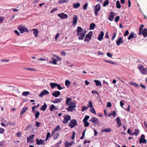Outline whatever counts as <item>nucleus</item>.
I'll use <instances>...</instances> for the list:
<instances>
[{"mask_svg":"<svg viewBox=\"0 0 147 147\" xmlns=\"http://www.w3.org/2000/svg\"><path fill=\"white\" fill-rule=\"evenodd\" d=\"M101 8L100 5L99 4L97 5L95 7L94 10V13L96 16L98 15V13L100 10Z\"/></svg>","mask_w":147,"mask_h":147,"instance_id":"7","label":"nucleus"},{"mask_svg":"<svg viewBox=\"0 0 147 147\" xmlns=\"http://www.w3.org/2000/svg\"><path fill=\"white\" fill-rule=\"evenodd\" d=\"M109 4V0H106L103 3V6L105 7Z\"/></svg>","mask_w":147,"mask_h":147,"instance_id":"44","label":"nucleus"},{"mask_svg":"<svg viewBox=\"0 0 147 147\" xmlns=\"http://www.w3.org/2000/svg\"><path fill=\"white\" fill-rule=\"evenodd\" d=\"M28 109V107L23 108L21 110L20 115H21L23 114Z\"/></svg>","mask_w":147,"mask_h":147,"instance_id":"27","label":"nucleus"},{"mask_svg":"<svg viewBox=\"0 0 147 147\" xmlns=\"http://www.w3.org/2000/svg\"><path fill=\"white\" fill-rule=\"evenodd\" d=\"M95 24L94 23H92L90 25V30H93L95 28Z\"/></svg>","mask_w":147,"mask_h":147,"instance_id":"30","label":"nucleus"},{"mask_svg":"<svg viewBox=\"0 0 147 147\" xmlns=\"http://www.w3.org/2000/svg\"><path fill=\"white\" fill-rule=\"evenodd\" d=\"M4 20V17H0V24L3 23Z\"/></svg>","mask_w":147,"mask_h":147,"instance_id":"54","label":"nucleus"},{"mask_svg":"<svg viewBox=\"0 0 147 147\" xmlns=\"http://www.w3.org/2000/svg\"><path fill=\"white\" fill-rule=\"evenodd\" d=\"M58 16L62 19H66L68 17V15L63 13L58 14Z\"/></svg>","mask_w":147,"mask_h":147,"instance_id":"9","label":"nucleus"},{"mask_svg":"<svg viewBox=\"0 0 147 147\" xmlns=\"http://www.w3.org/2000/svg\"><path fill=\"white\" fill-rule=\"evenodd\" d=\"M145 138V136L144 134H142L141 135V138H140L139 140V143H141L142 142L141 141L142 139H145L144 138Z\"/></svg>","mask_w":147,"mask_h":147,"instance_id":"49","label":"nucleus"},{"mask_svg":"<svg viewBox=\"0 0 147 147\" xmlns=\"http://www.w3.org/2000/svg\"><path fill=\"white\" fill-rule=\"evenodd\" d=\"M63 100L62 98H57L55 99V100L52 101L51 102L54 103H57L61 102Z\"/></svg>","mask_w":147,"mask_h":147,"instance_id":"21","label":"nucleus"},{"mask_svg":"<svg viewBox=\"0 0 147 147\" xmlns=\"http://www.w3.org/2000/svg\"><path fill=\"white\" fill-rule=\"evenodd\" d=\"M56 86L59 90H61L63 88L59 84H57Z\"/></svg>","mask_w":147,"mask_h":147,"instance_id":"50","label":"nucleus"},{"mask_svg":"<svg viewBox=\"0 0 147 147\" xmlns=\"http://www.w3.org/2000/svg\"><path fill=\"white\" fill-rule=\"evenodd\" d=\"M40 106V105L38 104L36 106L35 105L33 106L32 108V110L33 113H35L36 111L34 110L36 108H36L38 107L39 106Z\"/></svg>","mask_w":147,"mask_h":147,"instance_id":"32","label":"nucleus"},{"mask_svg":"<svg viewBox=\"0 0 147 147\" xmlns=\"http://www.w3.org/2000/svg\"><path fill=\"white\" fill-rule=\"evenodd\" d=\"M89 105L88 106V107H89L91 108L93 107L92 102L91 101H90L89 102Z\"/></svg>","mask_w":147,"mask_h":147,"instance_id":"47","label":"nucleus"},{"mask_svg":"<svg viewBox=\"0 0 147 147\" xmlns=\"http://www.w3.org/2000/svg\"><path fill=\"white\" fill-rule=\"evenodd\" d=\"M94 82H95L96 84V85L97 86H100L102 87V84L101 82L98 80H94Z\"/></svg>","mask_w":147,"mask_h":147,"instance_id":"25","label":"nucleus"},{"mask_svg":"<svg viewBox=\"0 0 147 147\" xmlns=\"http://www.w3.org/2000/svg\"><path fill=\"white\" fill-rule=\"evenodd\" d=\"M18 29L20 33L22 34L24 32L28 33L29 32V30L26 27L23 25H20L18 27Z\"/></svg>","mask_w":147,"mask_h":147,"instance_id":"3","label":"nucleus"},{"mask_svg":"<svg viewBox=\"0 0 147 147\" xmlns=\"http://www.w3.org/2000/svg\"><path fill=\"white\" fill-rule=\"evenodd\" d=\"M57 84L54 83H51L50 84V86L51 87L52 89H53L55 87L57 86Z\"/></svg>","mask_w":147,"mask_h":147,"instance_id":"36","label":"nucleus"},{"mask_svg":"<svg viewBox=\"0 0 147 147\" xmlns=\"http://www.w3.org/2000/svg\"><path fill=\"white\" fill-rule=\"evenodd\" d=\"M144 27V25L143 24L141 25L140 27L139 28V35L142 34V32L143 31L142 29Z\"/></svg>","mask_w":147,"mask_h":147,"instance_id":"29","label":"nucleus"},{"mask_svg":"<svg viewBox=\"0 0 147 147\" xmlns=\"http://www.w3.org/2000/svg\"><path fill=\"white\" fill-rule=\"evenodd\" d=\"M24 69L30 71H35V69L34 68H24Z\"/></svg>","mask_w":147,"mask_h":147,"instance_id":"53","label":"nucleus"},{"mask_svg":"<svg viewBox=\"0 0 147 147\" xmlns=\"http://www.w3.org/2000/svg\"><path fill=\"white\" fill-rule=\"evenodd\" d=\"M114 16L115 14L112 11L111 12L109 13V20L111 21H113Z\"/></svg>","mask_w":147,"mask_h":147,"instance_id":"15","label":"nucleus"},{"mask_svg":"<svg viewBox=\"0 0 147 147\" xmlns=\"http://www.w3.org/2000/svg\"><path fill=\"white\" fill-rule=\"evenodd\" d=\"M49 92L47 90H44L42 91L39 95V96L41 97H42L44 95L48 94Z\"/></svg>","mask_w":147,"mask_h":147,"instance_id":"11","label":"nucleus"},{"mask_svg":"<svg viewBox=\"0 0 147 147\" xmlns=\"http://www.w3.org/2000/svg\"><path fill=\"white\" fill-rule=\"evenodd\" d=\"M73 6L74 8L77 9L80 6V4L79 3H77L74 4Z\"/></svg>","mask_w":147,"mask_h":147,"instance_id":"34","label":"nucleus"},{"mask_svg":"<svg viewBox=\"0 0 147 147\" xmlns=\"http://www.w3.org/2000/svg\"><path fill=\"white\" fill-rule=\"evenodd\" d=\"M32 30L33 31V34L36 37L38 36V31L37 29H33Z\"/></svg>","mask_w":147,"mask_h":147,"instance_id":"22","label":"nucleus"},{"mask_svg":"<svg viewBox=\"0 0 147 147\" xmlns=\"http://www.w3.org/2000/svg\"><path fill=\"white\" fill-rule=\"evenodd\" d=\"M111 131V129L110 128H105L104 129H103L102 132H110Z\"/></svg>","mask_w":147,"mask_h":147,"instance_id":"38","label":"nucleus"},{"mask_svg":"<svg viewBox=\"0 0 147 147\" xmlns=\"http://www.w3.org/2000/svg\"><path fill=\"white\" fill-rule=\"evenodd\" d=\"M130 84L131 85L134 86L137 88H138L139 87V85L137 83L133 82H131Z\"/></svg>","mask_w":147,"mask_h":147,"instance_id":"35","label":"nucleus"},{"mask_svg":"<svg viewBox=\"0 0 147 147\" xmlns=\"http://www.w3.org/2000/svg\"><path fill=\"white\" fill-rule=\"evenodd\" d=\"M89 121H91L92 123H93L94 125H95V124H96L99 121L97 118L93 117L91 119L89 120Z\"/></svg>","mask_w":147,"mask_h":147,"instance_id":"10","label":"nucleus"},{"mask_svg":"<svg viewBox=\"0 0 147 147\" xmlns=\"http://www.w3.org/2000/svg\"><path fill=\"white\" fill-rule=\"evenodd\" d=\"M88 5V4L87 3H86L83 6V8L84 10L87 9Z\"/></svg>","mask_w":147,"mask_h":147,"instance_id":"52","label":"nucleus"},{"mask_svg":"<svg viewBox=\"0 0 147 147\" xmlns=\"http://www.w3.org/2000/svg\"><path fill=\"white\" fill-rule=\"evenodd\" d=\"M124 41L123 40L122 38L121 37L119 38V39H117L116 41V44L117 45L119 46L121 44H122Z\"/></svg>","mask_w":147,"mask_h":147,"instance_id":"16","label":"nucleus"},{"mask_svg":"<svg viewBox=\"0 0 147 147\" xmlns=\"http://www.w3.org/2000/svg\"><path fill=\"white\" fill-rule=\"evenodd\" d=\"M92 34V31H90L86 36L84 41L85 42H88L91 39V36Z\"/></svg>","mask_w":147,"mask_h":147,"instance_id":"4","label":"nucleus"},{"mask_svg":"<svg viewBox=\"0 0 147 147\" xmlns=\"http://www.w3.org/2000/svg\"><path fill=\"white\" fill-rule=\"evenodd\" d=\"M61 92L59 91H55L52 94V95L55 97L59 96Z\"/></svg>","mask_w":147,"mask_h":147,"instance_id":"13","label":"nucleus"},{"mask_svg":"<svg viewBox=\"0 0 147 147\" xmlns=\"http://www.w3.org/2000/svg\"><path fill=\"white\" fill-rule=\"evenodd\" d=\"M73 144V143L71 142L69 143L68 141L66 142L65 143V146H67V147H69L71 146Z\"/></svg>","mask_w":147,"mask_h":147,"instance_id":"31","label":"nucleus"},{"mask_svg":"<svg viewBox=\"0 0 147 147\" xmlns=\"http://www.w3.org/2000/svg\"><path fill=\"white\" fill-rule=\"evenodd\" d=\"M34 134L31 135V136L28 137L27 138V142H31L32 139H33L34 137Z\"/></svg>","mask_w":147,"mask_h":147,"instance_id":"26","label":"nucleus"},{"mask_svg":"<svg viewBox=\"0 0 147 147\" xmlns=\"http://www.w3.org/2000/svg\"><path fill=\"white\" fill-rule=\"evenodd\" d=\"M60 126L59 125L57 126L54 129L53 131L52 134L53 135L54 133L55 132L57 131H60Z\"/></svg>","mask_w":147,"mask_h":147,"instance_id":"17","label":"nucleus"},{"mask_svg":"<svg viewBox=\"0 0 147 147\" xmlns=\"http://www.w3.org/2000/svg\"><path fill=\"white\" fill-rule=\"evenodd\" d=\"M72 99L71 98L67 97V98L66 100V104L68 106L71 105V102Z\"/></svg>","mask_w":147,"mask_h":147,"instance_id":"18","label":"nucleus"},{"mask_svg":"<svg viewBox=\"0 0 147 147\" xmlns=\"http://www.w3.org/2000/svg\"><path fill=\"white\" fill-rule=\"evenodd\" d=\"M78 17L77 16H74L72 22L73 25H75L76 24L78 21Z\"/></svg>","mask_w":147,"mask_h":147,"instance_id":"20","label":"nucleus"},{"mask_svg":"<svg viewBox=\"0 0 147 147\" xmlns=\"http://www.w3.org/2000/svg\"><path fill=\"white\" fill-rule=\"evenodd\" d=\"M52 59L53 60V61L52 62L50 61V63L53 64H57V60L54 58H53Z\"/></svg>","mask_w":147,"mask_h":147,"instance_id":"43","label":"nucleus"},{"mask_svg":"<svg viewBox=\"0 0 147 147\" xmlns=\"http://www.w3.org/2000/svg\"><path fill=\"white\" fill-rule=\"evenodd\" d=\"M116 6L119 9L121 7V5L119 1L117 0L116 1Z\"/></svg>","mask_w":147,"mask_h":147,"instance_id":"41","label":"nucleus"},{"mask_svg":"<svg viewBox=\"0 0 147 147\" xmlns=\"http://www.w3.org/2000/svg\"><path fill=\"white\" fill-rule=\"evenodd\" d=\"M29 94L30 92H24L23 93L22 95L24 96H26Z\"/></svg>","mask_w":147,"mask_h":147,"instance_id":"48","label":"nucleus"},{"mask_svg":"<svg viewBox=\"0 0 147 147\" xmlns=\"http://www.w3.org/2000/svg\"><path fill=\"white\" fill-rule=\"evenodd\" d=\"M111 115L114 117L116 116V113L115 111H113L112 113H111Z\"/></svg>","mask_w":147,"mask_h":147,"instance_id":"60","label":"nucleus"},{"mask_svg":"<svg viewBox=\"0 0 147 147\" xmlns=\"http://www.w3.org/2000/svg\"><path fill=\"white\" fill-rule=\"evenodd\" d=\"M129 34V32L128 30H126L125 31V32L124 35V36H127Z\"/></svg>","mask_w":147,"mask_h":147,"instance_id":"64","label":"nucleus"},{"mask_svg":"<svg viewBox=\"0 0 147 147\" xmlns=\"http://www.w3.org/2000/svg\"><path fill=\"white\" fill-rule=\"evenodd\" d=\"M142 34L143 35L144 37L147 36V29L146 28L144 29L143 31L142 32Z\"/></svg>","mask_w":147,"mask_h":147,"instance_id":"23","label":"nucleus"},{"mask_svg":"<svg viewBox=\"0 0 147 147\" xmlns=\"http://www.w3.org/2000/svg\"><path fill=\"white\" fill-rule=\"evenodd\" d=\"M69 1V0H59V3H67Z\"/></svg>","mask_w":147,"mask_h":147,"instance_id":"39","label":"nucleus"},{"mask_svg":"<svg viewBox=\"0 0 147 147\" xmlns=\"http://www.w3.org/2000/svg\"><path fill=\"white\" fill-rule=\"evenodd\" d=\"M36 144L38 145H44L45 144V140L40 139V140L38 138L36 140Z\"/></svg>","mask_w":147,"mask_h":147,"instance_id":"12","label":"nucleus"},{"mask_svg":"<svg viewBox=\"0 0 147 147\" xmlns=\"http://www.w3.org/2000/svg\"><path fill=\"white\" fill-rule=\"evenodd\" d=\"M77 125V121L75 119L72 120L69 123V125L70 127L73 128L76 126Z\"/></svg>","mask_w":147,"mask_h":147,"instance_id":"5","label":"nucleus"},{"mask_svg":"<svg viewBox=\"0 0 147 147\" xmlns=\"http://www.w3.org/2000/svg\"><path fill=\"white\" fill-rule=\"evenodd\" d=\"M141 141L142 142L141 143H146L147 142V140L145 139H142Z\"/></svg>","mask_w":147,"mask_h":147,"instance_id":"61","label":"nucleus"},{"mask_svg":"<svg viewBox=\"0 0 147 147\" xmlns=\"http://www.w3.org/2000/svg\"><path fill=\"white\" fill-rule=\"evenodd\" d=\"M83 122L84 123L85 127H87L89 125V123L87 121H84Z\"/></svg>","mask_w":147,"mask_h":147,"instance_id":"56","label":"nucleus"},{"mask_svg":"<svg viewBox=\"0 0 147 147\" xmlns=\"http://www.w3.org/2000/svg\"><path fill=\"white\" fill-rule=\"evenodd\" d=\"M55 109V110H56L57 109H55V107L54 105H52L49 109V110L51 111H53Z\"/></svg>","mask_w":147,"mask_h":147,"instance_id":"37","label":"nucleus"},{"mask_svg":"<svg viewBox=\"0 0 147 147\" xmlns=\"http://www.w3.org/2000/svg\"><path fill=\"white\" fill-rule=\"evenodd\" d=\"M116 121L117 122V125L119 127H120L121 126L122 123L119 117H118L116 119Z\"/></svg>","mask_w":147,"mask_h":147,"instance_id":"19","label":"nucleus"},{"mask_svg":"<svg viewBox=\"0 0 147 147\" xmlns=\"http://www.w3.org/2000/svg\"><path fill=\"white\" fill-rule=\"evenodd\" d=\"M90 111L94 114H96V111L93 107L90 109Z\"/></svg>","mask_w":147,"mask_h":147,"instance_id":"46","label":"nucleus"},{"mask_svg":"<svg viewBox=\"0 0 147 147\" xmlns=\"http://www.w3.org/2000/svg\"><path fill=\"white\" fill-rule=\"evenodd\" d=\"M32 126V125H28L26 127V130H28L30 128V127H31Z\"/></svg>","mask_w":147,"mask_h":147,"instance_id":"62","label":"nucleus"},{"mask_svg":"<svg viewBox=\"0 0 147 147\" xmlns=\"http://www.w3.org/2000/svg\"><path fill=\"white\" fill-rule=\"evenodd\" d=\"M50 133L49 132H48L47 134L46 138L45 140H48V138L50 137Z\"/></svg>","mask_w":147,"mask_h":147,"instance_id":"51","label":"nucleus"},{"mask_svg":"<svg viewBox=\"0 0 147 147\" xmlns=\"http://www.w3.org/2000/svg\"><path fill=\"white\" fill-rule=\"evenodd\" d=\"M76 134V132L75 131H74L72 133V135L71 137V138L72 140H74V139L75 138V135Z\"/></svg>","mask_w":147,"mask_h":147,"instance_id":"55","label":"nucleus"},{"mask_svg":"<svg viewBox=\"0 0 147 147\" xmlns=\"http://www.w3.org/2000/svg\"><path fill=\"white\" fill-rule=\"evenodd\" d=\"M104 36V32L102 31H101L100 34H99L98 36V39L99 41H101L103 38V37Z\"/></svg>","mask_w":147,"mask_h":147,"instance_id":"14","label":"nucleus"},{"mask_svg":"<svg viewBox=\"0 0 147 147\" xmlns=\"http://www.w3.org/2000/svg\"><path fill=\"white\" fill-rule=\"evenodd\" d=\"M135 34L133 32H131L129 36L128 37V39L130 40L134 37Z\"/></svg>","mask_w":147,"mask_h":147,"instance_id":"28","label":"nucleus"},{"mask_svg":"<svg viewBox=\"0 0 147 147\" xmlns=\"http://www.w3.org/2000/svg\"><path fill=\"white\" fill-rule=\"evenodd\" d=\"M59 134L58 132H57L55 134L53 137V139L54 140H56L59 137Z\"/></svg>","mask_w":147,"mask_h":147,"instance_id":"33","label":"nucleus"},{"mask_svg":"<svg viewBox=\"0 0 147 147\" xmlns=\"http://www.w3.org/2000/svg\"><path fill=\"white\" fill-rule=\"evenodd\" d=\"M41 123L40 122L36 121V125L37 127H38L40 126Z\"/></svg>","mask_w":147,"mask_h":147,"instance_id":"58","label":"nucleus"},{"mask_svg":"<svg viewBox=\"0 0 147 147\" xmlns=\"http://www.w3.org/2000/svg\"><path fill=\"white\" fill-rule=\"evenodd\" d=\"M88 107H86L84 106V107H83L82 109V111L83 112L85 111L86 110L88 109Z\"/></svg>","mask_w":147,"mask_h":147,"instance_id":"59","label":"nucleus"},{"mask_svg":"<svg viewBox=\"0 0 147 147\" xmlns=\"http://www.w3.org/2000/svg\"><path fill=\"white\" fill-rule=\"evenodd\" d=\"M68 107L66 109V110L68 112H72L74 110H76V104L73 102H71V105L68 106Z\"/></svg>","mask_w":147,"mask_h":147,"instance_id":"2","label":"nucleus"},{"mask_svg":"<svg viewBox=\"0 0 147 147\" xmlns=\"http://www.w3.org/2000/svg\"><path fill=\"white\" fill-rule=\"evenodd\" d=\"M138 68L142 74H146V69H145L143 67L142 65H139Z\"/></svg>","mask_w":147,"mask_h":147,"instance_id":"8","label":"nucleus"},{"mask_svg":"<svg viewBox=\"0 0 147 147\" xmlns=\"http://www.w3.org/2000/svg\"><path fill=\"white\" fill-rule=\"evenodd\" d=\"M64 119L63 121V123L65 124L67 123L68 121L70 120L71 119L70 116L69 115H66L63 117Z\"/></svg>","mask_w":147,"mask_h":147,"instance_id":"6","label":"nucleus"},{"mask_svg":"<svg viewBox=\"0 0 147 147\" xmlns=\"http://www.w3.org/2000/svg\"><path fill=\"white\" fill-rule=\"evenodd\" d=\"M139 131L138 129H136L135 130V133L136 134V136H137L138 135V134L139 133Z\"/></svg>","mask_w":147,"mask_h":147,"instance_id":"63","label":"nucleus"},{"mask_svg":"<svg viewBox=\"0 0 147 147\" xmlns=\"http://www.w3.org/2000/svg\"><path fill=\"white\" fill-rule=\"evenodd\" d=\"M36 113L35 114V119H37L39 117V115L40 114V113L39 111H37L36 112Z\"/></svg>","mask_w":147,"mask_h":147,"instance_id":"40","label":"nucleus"},{"mask_svg":"<svg viewBox=\"0 0 147 147\" xmlns=\"http://www.w3.org/2000/svg\"><path fill=\"white\" fill-rule=\"evenodd\" d=\"M65 84L66 86L67 87H68L69 86H70V82L68 80H66L65 82Z\"/></svg>","mask_w":147,"mask_h":147,"instance_id":"42","label":"nucleus"},{"mask_svg":"<svg viewBox=\"0 0 147 147\" xmlns=\"http://www.w3.org/2000/svg\"><path fill=\"white\" fill-rule=\"evenodd\" d=\"M89 117L90 116H86L83 119V122L87 121V120L89 119Z\"/></svg>","mask_w":147,"mask_h":147,"instance_id":"45","label":"nucleus"},{"mask_svg":"<svg viewBox=\"0 0 147 147\" xmlns=\"http://www.w3.org/2000/svg\"><path fill=\"white\" fill-rule=\"evenodd\" d=\"M119 18H120V17L119 16H117L115 18V21L116 22H118L119 20Z\"/></svg>","mask_w":147,"mask_h":147,"instance_id":"57","label":"nucleus"},{"mask_svg":"<svg viewBox=\"0 0 147 147\" xmlns=\"http://www.w3.org/2000/svg\"><path fill=\"white\" fill-rule=\"evenodd\" d=\"M77 35L78 36V39L83 40L86 34L85 30H83V29L80 26L77 27L76 30Z\"/></svg>","mask_w":147,"mask_h":147,"instance_id":"1","label":"nucleus"},{"mask_svg":"<svg viewBox=\"0 0 147 147\" xmlns=\"http://www.w3.org/2000/svg\"><path fill=\"white\" fill-rule=\"evenodd\" d=\"M47 107V105L45 103H44V105H43L41 107L40 110L43 111H45L46 110Z\"/></svg>","mask_w":147,"mask_h":147,"instance_id":"24","label":"nucleus"}]
</instances>
